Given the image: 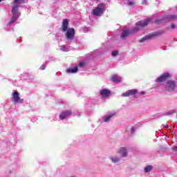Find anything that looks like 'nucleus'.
Wrapping results in <instances>:
<instances>
[{
  "label": "nucleus",
  "mask_w": 177,
  "mask_h": 177,
  "mask_svg": "<svg viewBox=\"0 0 177 177\" xmlns=\"http://www.w3.org/2000/svg\"><path fill=\"white\" fill-rule=\"evenodd\" d=\"M118 55V51H113L112 53V56H117Z\"/></svg>",
  "instance_id": "25"
},
{
  "label": "nucleus",
  "mask_w": 177,
  "mask_h": 177,
  "mask_svg": "<svg viewBox=\"0 0 177 177\" xmlns=\"http://www.w3.org/2000/svg\"><path fill=\"white\" fill-rule=\"evenodd\" d=\"M138 93V90L136 89H131V90H128L127 92L123 93L122 94V97H128L129 96H135Z\"/></svg>",
  "instance_id": "8"
},
{
  "label": "nucleus",
  "mask_w": 177,
  "mask_h": 177,
  "mask_svg": "<svg viewBox=\"0 0 177 177\" xmlns=\"http://www.w3.org/2000/svg\"><path fill=\"white\" fill-rule=\"evenodd\" d=\"M127 5L128 6H135V1H128Z\"/></svg>",
  "instance_id": "21"
},
{
  "label": "nucleus",
  "mask_w": 177,
  "mask_h": 177,
  "mask_svg": "<svg viewBox=\"0 0 177 177\" xmlns=\"http://www.w3.org/2000/svg\"><path fill=\"white\" fill-rule=\"evenodd\" d=\"M137 31H139L138 27H135L132 29V32H137Z\"/></svg>",
  "instance_id": "23"
},
{
  "label": "nucleus",
  "mask_w": 177,
  "mask_h": 177,
  "mask_svg": "<svg viewBox=\"0 0 177 177\" xmlns=\"http://www.w3.org/2000/svg\"><path fill=\"white\" fill-rule=\"evenodd\" d=\"M146 3H147V0H143L142 5H146Z\"/></svg>",
  "instance_id": "29"
},
{
  "label": "nucleus",
  "mask_w": 177,
  "mask_h": 177,
  "mask_svg": "<svg viewBox=\"0 0 177 177\" xmlns=\"http://www.w3.org/2000/svg\"><path fill=\"white\" fill-rule=\"evenodd\" d=\"M131 133H135V127H131Z\"/></svg>",
  "instance_id": "28"
},
{
  "label": "nucleus",
  "mask_w": 177,
  "mask_h": 177,
  "mask_svg": "<svg viewBox=\"0 0 177 177\" xmlns=\"http://www.w3.org/2000/svg\"><path fill=\"white\" fill-rule=\"evenodd\" d=\"M111 160L112 162H113L114 164H116V162H120V158H111Z\"/></svg>",
  "instance_id": "20"
},
{
  "label": "nucleus",
  "mask_w": 177,
  "mask_h": 177,
  "mask_svg": "<svg viewBox=\"0 0 177 177\" xmlns=\"http://www.w3.org/2000/svg\"><path fill=\"white\" fill-rule=\"evenodd\" d=\"M171 74L168 73H165L161 75L158 79L156 80V82H165L167 80H169L171 78Z\"/></svg>",
  "instance_id": "5"
},
{
  "label": "nucleus",
  "mask_w": 177,
  "mask_h": 177,
  "mask_svg": "<svg viewBox=\"0 0 177 177\" xmlns=\"http://www.w3.org/2000/svg\"><path fill=\"white\" fill-rule=\"evenodd\" d=\"M74 111H62L59 115L60 120H64V118H67L69 115H71V114H73Z\"/></svg>",
  "instance_id": "11"
},
{
  "label": "nucleus",
  "mask_w": 177,
  "mask_h": 177,
  "mask_svg": "<svg viewBox=\"0 0 177 177\" xmlns=\"http://www.w3.org/2000/svg\"><path fill=\"white\" fill-rule=\"evenodd\" d=\"M100 95L102 97L107 98L111 95V91L107 88H104L100 91Z\"/></svg>",
  "instance_id": "12"
},
{
  "label": "nucleus",
  "mask_w": 177,
  "mask_h": 177,
  "mask_svg": "<svg viewBox=\"0 0 177 177\" xmlns=\"http://www.w3.org/2000/svg\"><path fill=\"white\" fill-rule=\"evenodd\" d=\"M173 151H177V147H174L172 148Z\"/></svg>",
  "instance_id": "30"
},
{
  "label": "nucleus",
  "mask_w": 177,
  "mask_h": 177,
  "mask_svg": "<svg viewBox=\"0 0 177 177\" xmlns=\"http://www.w3.org/2000/svg\"><path fill=\"white\" fill-rule=\"evenodd\" d=\"M129 34V31L128 30H124L123 32L122 33V35H120L121 38H125L127 37H128Z\"/></svg>",
  "instance_id": "17"
},
{
  "label": "nucleus",
  "mask_w": 177,
  "mask_h": 177,
  "mask_svg": "<svg viewBox=\"0 0 177 177\" xmlns=\"http://www.w3.org/2000/svg\"><path fill=\"white\" fill-rule=\"evenodd\" d=\"M12 102L14 103H23V99L20 98V94L18 91L12 93Z\"/></svg>",
  "instance_id": "7"
},
{
  "label": "nucleus",
  "mask_w": 177,
  "mask_h": 177,
  "mask_svg": "<svg viewBox=\"0 0 177 177\" xmlns=\"http://www.w3.org/2000/svg\"><path fill=\"white\" fill-rule=\"evenodd\" d=\"M151 21V19L147 18L144 21H139L136 23V26L139 27H146L150 22Z\"/></svg>",
  "instance_id": "10"
},
{
  "label": "nucleus",
  "mask_w": 177,
  "mask_h": 177,
  "mask_svg": "<svg viewBox=\"0 0 177 177\" xmlns=\"http://www.w3.org/2000/svg\"><path fill=\"white\" fill-rule=\"evenodd\" d=\"M161 34H162L161 32H152L142 37L140 40V42H145V41H147V39H151V38H154V37H158V35H161Z\"/></svg>",
  "instance_id": "4"
},
{
  "label": "nucleus",
  "mask_w": 177,
  "mask_h": 177,
  "mask_svg": "<svg viewBox=\"0 0 177 177\" xmlns=\"http://www.w3.org/2000/svg\"><path fill=\"white\" fill-rule=\"evenodd\" d=\"M141 95H145V92H141Z\"/></svg>",
  "instance_id": "31"
},
{
  "label": "nucleus",
  "mask_w": 177,
  "mask_h": 177,
  "mask_svg": "<svg viewBox=\"0 0 177 177\" xmlns=\"http://www.w3.org/2000/svg\"><path fill=\"white\" fill-rule=\"evenodd\" d=\"M84 66H85V62H79V67H84Z\"/></svg>",
  "instance_id": "24"
},
{
  "label": "nucleus",
  "mask_w": 177,
  "mask_h": 177,
  "mask_svg": "<svg viewBox=\"0 0 177 177\" xmlns=\"http://www.w3.org/2000/svg\"><path fill=\"white\" fill-rule=\"evenodd\" d=\"M12 17L11 21H10V24H13L16 20H17V18L20 16V12H19V6H15L12 10Z\"/></svg>",
  "instance_id": "2"
},
{
  "label": "nucleus",
  "mask_w": 177,
  "mask_h": 177,
  "mask_svg": "<svg viewBox=\"0 0 177 177\" xmlns=\"http://www.w3.org/2000/svg\"><path fill=\"white\" fill-rule=\"evenodd\" d=\"M2 0H0V2Z\"/></svg>",
  "instance_id": "32"
},
{
  "label": "nucleus",
  "mask_w": 177,
  "mask_h": 177,
  "mask_svg": "<svg viewBox=\"0 0 177 177\" xmlns=\"http://www.w3.org/2000/svg\"><path fill=\"white\" fill-rule=\"evenodd\" d=\"M113 115H114L111 114V115H107L105 118H104V122H109V121L110 120V118H111V117H113Z\"/></svg>",
  "instance_id": "18"
},
{
  "label": "nucleus",
  "mask_w": 177,
  "mask_h": 177,
  "mask_svg": "<svg viewBox=\"0 0 177 177\" xmlns=\"http://www.w3.org/2000/svg\"><path fill=\"white\" fill-rule=\"evenodd\" d=\"M66 35L67 39H74V35H75V30H74V28L68 29Z\"/></svg>",
  "instance_id": "9"
},
{
  "label": "nucleus",
  "mask_w": 177,
  "mask_h": 177,
  "mask_svg": "<svg viewBox=\"0 0 177 177\" xmlns=\"http://www.w3.org/2000/svg\"><path fill=\"white\" fill-rule=\"evenodd\" d=\"M171 28H176V25H175L174 24H172L171 25Z\"/></svg>",
  "instance_id": "27"
},
{
  "label": "nucleus",
  "mask_w": 177,
  "mask_h": 177,
  "mask_svg": "<svg viewBox=\"0 0 177 177\" xmlns=\"http://www.w3.org/2000/svg\"><path fill=\"white\" fill-rule=\"evenodd\" d=\"M20 2H24V0H14L12 3L14 5H16L17 3H20Z\"/></svg>",
  "instance_id": "22"
},
{
  "label": "nucleus",
  "mask_w": 177,
  "mask_h": 177,
  "mask_svg": "<svg viewBox=\"0 0 177 177\" xmlns=\"http://www.w3.org/2000/svg\"><path fill=\"white\" fill-rule=\"evenodd\" d=\"M151 169H153V166L149 165L145 168V172H147V173L150 172V171H151Z\"/></svg>",
  "instance_id": "19"
},
{
  "label": "nucleus",
  "mask_w": 177,
  "mask_h": 177,
  "mask_svg": "<svg viewBox=\"0 0 177 177\" xmlns=\"http://www.w3.org/2000/svg\"><path fill=\"white\" fill-rule=\"evenodd\" d=\"M177 15H165L162 19H156L155 20L156 24H161V23H164V20L166 21H171V20H176Z\"/></svg>",
  "instance_id": "3"
},
{
  "label": "nucleus",
  "mask_w": 177,
  "mask_h": 177,
  "mask_svg": "<svg viewBox=\"0 0 177 177\" xmlns=\"http://www.w3.org/2000/svg\"><path fill=\"white\" fill-rule=\"evenodd\" d=\"M111 81H113V82H121V80H120L117 75H113L111 76Z\"/></svg>",
  "instance_id": "16"
},
{
  "label": "nucleus",
  "mask_w": 177,
  "mask_h": 177,
  "mask_svg": "<svg viewBox=\"0 0 177 177\" xmlns=\"http://www.w3.org/2000/svg\"><path fill=\"white\" fill-rule=\"evenodd\" d=\"M165 88L166 91L171 92V91H174L175 88H176V82H175V81L169 80L167 82Z\"/></svg>",
  "instance_id": "6"
},
{
  "label": "nucleus",
  "mask_w": 177,
  "mask_h": 177,
  "mask_svg": "<svg viewBox=\"0 0 177 177\" xmlns=\"http://www.w3.org/2000/svg\"><path fill=\"white\" fill-rule=\"evenodd\" d=\"M77 71H78V66H75L74 68H68L67 69L66 71V73L68 74H71L72 73H77Z\"/></svg>",
  "instance_id": "15"
},
{
  "label": "nucleus",
  "mask_w": 177,
  "mask_h": 177,
  "mask_svg": "<svg viewBox=\"0 0 177 177\" xmlns=\"http://www.w3.org/2000/svg\"><path fill=\"white\" fill-rule=\"evenodd\" d=\"M40 68H41V70H45V68H46V67L45 66V65H41L40 66Z\"/></svg>",
  "instance_id": "26"
},
{
  "label": "nucleus",
  "mask_w": 177,
  "mask_h": 177,
  "mask_svg": "<svg viewBox=\"0 0 177 177\" xmlns=\"http://www.w3.org/2000/svg\"><path fill=\"white\" fill-rule=\"evenodd\" d=\"M68 30V19H65L62 21V31L66 32Z\"/></svg>",
  "instance_id": "13"
},
{
  "label": "nucleus",
  "mask_w": 177,
  "mask_h": 177,
  "mask_svg": "<svg viewBox=\"0 0 177 177\" xmlns=\"http://www.w3.org/2000/svg\"><path fill=\"white\" fill-rule=\"evenodd\" d=\"M118 153L121 155V157H127V149L125 147H121Z\"/></svg>",
  "instance_id": "14"
},
{
  "label": "nucleus",
  "mask_w": 177,
  "mask_h": 177,
  "mask_svg": "<svg viewBox=\"0 0 177 177\" xmlns=\"http://www.w3.org/2000/svg\"><path fill=\"white\" fill-rule=\"evenodd\" d=\"M104 10H106V4L100 3L94 10H93V15L94 16H101L103 15Z\"/></svg>",
  "instance_id": "1"
}]
</instances>
